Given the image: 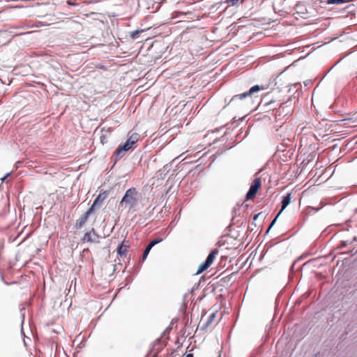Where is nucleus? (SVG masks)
Returning a JSON list of instances; mask_svg holds the SVG:
<instances>
[{
	"label": "nucleus",
	"mask_w": 357,
	"mask_h": 357,
	"mask_svg": "<svg viewBox=\"0 0 357 357\" xmlns=\"http://www.w3.org/2000/svg\"><path fill=\"white\" fill-rule=\"evenodd\" d=\"M261 89H262V90L264 89V87H263V86L260 87L258 85H255L252 87H251L248 91H246V92H244L243 93L237 94V95L234 96L231 98V99L230 100V101H229L228 105H238V103L240 101H242V100H245L247 98L251 97V96L254 93L257 92V91H260Z\"/></svg>",
	"instance_id": "nucleus-1"
},
{
	"label": "nucleus",
	"mask_w": 357,
	"mask_h": 357,
	"mask_svg": "<svg viewBox=\"0 0 357 357\" xmlns=\"http://www.w3.org/2000/svg\"><path fill=\"white\" fill-rule=\"evenodd\" d=\"M356 288L354 287L351 290H347L342 298V305L345 309L350 307L356 309Z\"/></svg>",
	"instance_id": "nucleus-2"
},
{
	"label": "nucleus",
	"mask_w": 357,
	"mask_h": 357,
	"mask_svg": "<svg viewBox=\"0 0 357 357\" xmlns=\"http://www.w3.org/2000/svg\"><path fill=\"white\" fill-rule=\"evenodd\" d=\"M137 191L135 188H129L126 190L120 204L125 203L126 205H128L130 208H133L137 202Z\"/></svg>",
	"instance_id": "nucleus-3"
},
{
	"label": "nucleus",
	"mask_w": 357,
	"mask_h": 357,
	"mask_svg": "<svg viewBox=\"0 0 357 357\" xmlns=\"http://www.w3.org/2000/svg\"><path fill=\"white\" fill-rule=\"evenodd\" d=\"M218 254V249L213 250L208 255L206 261L199 266L198 269L196 271V275H199V274L202 273V272H204V271L207 270L211 266V265L213 264V262L215 258V256Z\"/></svg>",
	"instance_id": "nucleus-4"
},
{
	"label": "nucleus",
	"mask_w": 357,
	"mask_h": 357,
	"mask_svg": "<svg viewBox=\"0 0 357 357\" xmlns=\"http://www.w3.org/2000/svg\"><path fill=\"white\" fill-rule=\"evenodd\" d=\"M261 181L259 178H256L253 180L251 186L246 195V199H252L257 195L259 189L261 188Z\"/></svg>",
	"instance_id": "nucleus-5"
},
{
	"label": "nucleus",
	"mask_w": 357,
	"mask_h": 357,
	"mask_svg": "<svg viewBox=\"0 0 357 357\" xmlns=\"http://www.w3.org/2000/svg\"><path fill=\"white\" fill-rule=\"evenodd\" d=\"M100 238V235L98 234L95 229L91 228L90 231L85 233L84 237L82 238V241L90 243H99Z\"/></svg>",
	"instance_id": "nucleus-6"
},
{
	"label": "nucleus",
	"mask_w": 357,
	"mask_h": 357,
	"mask_svg": "<svg viewBox=\"0 0 357 357\" xmlns=\"http://www.w3.org/2000/svg\"><path fill=\"white\" fill-rule=\"evenodd\" d=\"M107 191H103L98 195V197L96 198L93 203L89 208L92 209V212H93L96 208H99L102 206V203L107 199Z\"/></svg>",
	"instance_id": "nucleus-7"
},
{
	"label": "nucleus",
	"mask_w": 357,
	"mask_h": 357,
	"mask_svg": "<svg viewBox=\"0 0 357 357\" xmlns=\"http://www.w3.org/2000/svg\"><path fill=\"white\" fill-rule=\"evenodd\" d=\"M131 148L132 146L126 142L124 144L120 145L114 153V155L116 157V160L121 158Z\"/></svg>",
	"instance_id": "nucleus-8"
},
{
	"label": "nucleus",
	"mask_w": 357,
	"mask_h": 357,
	"mask_svg": "<svg viewBox=\"0 0 357 357\" xmlns=\"http://www.w3.org/2000/svg\"><path fill=\"white\" fill-rule=\"evenodd\" d=\"M92 209L89 208L84 213H83L79 219L77 220L76 223L75 225V227L76 229H81L85 225L87 221L89 215L92 213Z\"/></svg>",
	"instance_id": "nucleus-9"
},
{
	"label": "nucleus",
	"mask_w": 357,
	"mask_h": 357,
	"mask_svg": "<svg viewBox=\"0 0 357 357\" xmlns=\"http://www.w3.org/2000/svg\"><path fill=\"white\" fill-rule=\"evenodd\" d=\"M162 241V238H155L153 241H151L149 244L148 245L146 246L144 253H143V259H145L147 257V255H149L151 249L156 244L160 243L161 241Z\"/></svg>",
	"instance_id": "nucleus-10"
},
{
	"label": "nucleus",
	"mask_w": 357,
	"mask_h": 357,
	"mask_svg": "<svg viewBox=\"0 0 357 357\" xmlns=\"http://www.w3.org/2000/svg\"><path fill=\"white\" fill-rule=\"evenodd\" d=\"M128 248H129V245L126 244L125 241L122 242V243L120 245H119V247H118V249H117L118 254L121 257H126L128 253Z\"/></svg>",
	"instance_id": "nucleus-11"
},
{
	"label": "nucleus",
	"mask_w": 357,
	"mask_h": 357,
	"mask_svg": "<svg viewBox=\"0 0 357 357\" xmlns=\"http://www.w3.org/2000/svg\"><path fill=\"white\" fill-rule=\"evenodd\" d=\"M291 199V194L288 193L286 196L283 197L282 200V208L280 210L281 213L282 211L289 204Z\"/></svg>",
	"instance_id": "nucleus-12"
},
{
	"label": "nucleus",
	"mask_w": 357,
	"mask_h": 357,
	"mask_svg": "<svg viewBox=\"0 0 357 357\" xmlns=\"http://www.w3.org/2000/svg\"><path fill=\"white\" fill-rule=\"evenodd\" d=\"M139 135L137 133H132L130 135L127 139L126 142L129 144L132 147L138 141Z\"/></svg>",
	"instance_id": "nucleus-13"
},
{
	"label": "nucleus",
	"mask_w": 357,
	"mask_h": 357,
	"mask_svg": "<svg viewBox=\"0 0 357 357\" xmlns=\"http://www.w3.org/2000/svg\"><path fill=\"white\" fill-rule=\"evenodd\" d=\"M245 0H225V2L229 6H236L238 4H242Z\"/></svg>",
	"instance_id": "nucleus-14"
},
{
	"label": "nucleus",
	"mask_w": 357,
	"mask_h": 357,
	"mask_svg": "<svg viewBox=\"0 0 357 357\" xmlns=\"http://www.w3.org/2000/svg\"><path fill=\"white\" fill-rule=\"evenodd\" d=\"M215 318H216V312L211 313L208 318V321L206 322V326H208L209 325H211L214 321Z\"/></svg>",
	"instance_id": "nucleus-15"
},
{
	"label": "nucleus",
	"mask_w": 357,
	"mask_h": 357,
	"mask_svg": "<svg viewBox=\"0 0 357 357\" xmlns=\"http://www.w3.org/2000/svg\"><path fill=\"white\" fill-rule=\"evenodd\" d=\"M281 214V211H280L278 213V214L276 215V217L275 218V219L271 222V225H269L268 228V230H267V232L271 229V228L272 227V226L275 224V222H276V220L278 218V217Z\"/></svg>",
	"instance_id": "nucleus-16"
},
{
	"label": "nucleus",
	"mask_w": 357,
	"mask_h": 357,
	"mask_svg": "<svg viewBox=\"0 0 357 357\" xmlns=\"http://www.w3.org/2000/svg\"><path fill=\"white\" fill-rule=\"evenodd\" d=\"M66 3L69 6H76L78 3L75 0H68L66 1Z\"/></svg>",
	"instance_id": "nucleus-17"
},
{
	"label": "nucleus",
	"mask_w": 357,
	"mask_h": 357,
	"mask_svg": "<svg viewBox=\"0 0 357 357\" xmlns=\"http://www.w3.org/2000/svg\"><path fill=\"white\" fill-rule=\"evenodd\" d=\"M193 356H193V354H191V353H188V354H187L185 356V357H193Z\"/></svg>",
	"instance_id": "nucleus-18"
},
{
	"label": "nucleus",
	"mask_w": 357,
	"mask_h": 357,
	"mask_svg": "<svg viewBox=\"0 0 357 357\" xmlns=\"http://www.w3.org/2000/svg\"><path fill=\"white\" fill-rule=\"evenodd\" d=\"M260 214H261V213H257V214L255 215V216H254V220H257V219L258 218V217L259 216V215H260Z\"/></svg>",
	"instance_id": "nucleus-19"
},
{
	"label": "nucleus",
	"mask_w": 357,
	"mask_h": 357,
	"mask_svg": "<svg viewBox=\"0 0 357 357\" xmlns=\"http://www.w3.org/2000/svg\"><path fill=\"white\" fill-rule=\"evenodd\" d=\"M142 31H143L142 30L137 31H136V32H135V33H139V32H142ZM134 34H135V33H133V35H134Z\"/></svg>",
	"instance_id": "nucleus-20"
},
{
	"label": "nucleus",
	"mask_w": 357,
	"mask_h": 357,
	"mask_svg": "<svg viewBox=\"0 0 357 357\" xmlns=\"http://www.w3.org/2000/svg\"><path fill=\"white\" fill-rule=\"evenodd\" d=\"M103 140H105V138H102V137H101V142L103 143Z\"/></svg>",
	"instance_id": "nucleus-21"
},
{
	"label": "nucleus",
	"mask_w": 357,
	"mask_h": 357,
	"mask_svg": "<svg viewBox=\"0 0 357 357\" xmlns=\"http://www.w3.org/2000/svg\"><path fill=\"white\" fill-rule=\"evenodd\" d=\"M103 140H105V138H102V137H101V142L103 143Z\"/></svg>",
	"instance_id": "nucleus-22"
}]
</instances>
